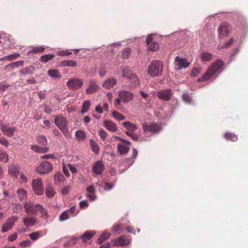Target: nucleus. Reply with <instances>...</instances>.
<instances>
[{
	"label": "nucleus",
	"instance_id": "nucleus-42",
	"mask_svg": "<svg viewBox=\"0 0 248 248\" xmlns=\"http://www.w3.org/2000/svg\"><path fill=\"white\" fill-rule=\"evenodd\" d=\"M91 106V103L89 100L85 101L82 105V108L81 110V113H85L89 110Z\"/></svg>",
	"mask_w": 248,
	"mask_h": 248
},
{
	"label": "nucleus",
	"instance_id": "nucleus-44",
	"mask_svg": "<svg viewBox=\"0 0 248 248\" xmlns=\"http://www.w3.org/2000/svg\"><path fill=\"white\" fill-rule=\"evenodd\" d=\"M90 144L92 151L95 154H97L99 151L98 145L92 140H90Z\"/></svg>",
	"mask_w": 248,
	"mask_h": 248
},
{
	"label": "nucleus",
	"instance_id": "nucleus-35",
	"mask_svg": "<svg viewBox=\"0 0 248 248\" xmlns=\"http://www.w3.org/2000/svg\"><path fill=\"white\" fill-rule=\"evenodd\" d=\"M48 75L53 78H60L62 77L60 72L58 70L51 69L48 71Z\"/></svg>",
	"mask_w": 248,
	"mask_h": 248
},
{
	"label": "nucleus",
	"instance_id": "nucleus-16",
	"mask_svg": "<svg viewBox=\"0 0 248 248\" xmlns=\"http://www.w3.org/2000/svg\"><path fill=\"white\" fill-rule=\"evenodd\" d=\"M99 86L94 80H91L89 81V87L86 89L85 92L87 94H92L98 90Z\"/></svg>",
	"mask_w": 248,
	"mask_h": 248
},
{
	"label": "nucleus",
	"instance_id": "nucleus-12",
	"mask_svg": "<svg viewBox=\"0 0 248 248\" xmlns=\"http://www.w3.org/2000/svg\"><path fill=\"white\" fill-rule=\"evenodd\" d=\"M18 219V217L16 216H13L9 218L6 222L3 225L1 231L5 232L11 230Z\"/></svg>",
	"mask_w": 248,
	"mask_h": 248
},
{
	"label": "nucleus",
	"instance_id": "nucleus-6",
	"mask_svg": "<svg viewBox=\"0 0 248 248\" xmlns=\"http://www.w3.org/2000/svg\"><path fill=\"white\" fill-rule=\"evenodd\" d=\"M83 85V79L79 78H71L66 83L68 88L72 90H78L80 89Z\"/></svg>",
	"mask_w": 248,
	"mask_h": 248
},
{
	"label": "nucleus",
	"instance_id": "nucleus-38",
	"mask_svg": "<svg viewBox=\"0 0 248 248\" xmlns=\"http://www.w3.org/2000/svg\"><path fill=\"white\" fill-rule=\"evenodd\" d=\"M55 57V55L53 54H46L43 56H42L40 58V61L43 62H47L53 59Z\"/></svg>",
	"mask_w": 248,
	"mask_h": 248
},
{
	"label": "nucleus",
	"instance_id": "nucleus-39",
	"mask_svg": "<svg viewBox=\"0 0 248 248\" xmlns=\"http://www.w3.org/2000/svg\"><path fill=\"white\" fill-rule=\"evenodd\" d=\"M75 134L77 140H84L86 138L85 134L82 130H78L77 131Z\"/></svg>",
	"mask_w": 248,
	"mask_h": 248
},
{
	"label": "nucleus",
	"instance_id": "nucleus-17",
	"mask_svg": "<svg viewBox=\"0 0 248 248\" xmlns=\"http://www.w3.org/2000/svg\"><path fill=\"white\" fill-rule=\"evenodd\" d=\"M105 167L102 161L98 160L96 162L93 167V171L96 174H101L104 171Z\"/></svg>",
	"mask_w": 248,
	"mask_h": 248
},
{
	"label": "nucleus",
	"instance_id": "nucleus-3",
	"mask_svg": "<svg viewBox=\"0 0 248 248\" xmlns=\"http://www.w3.org/2000/svg\"><path fill=\"white\" fill-rule=\"evenodd\" d=\"M118 97L115 99L114 103V106L117 108H121V101L124 103H127L133 99V94L127 91L122 90L118 92Z\"/></svg>",
	"mask_w": 248,
	"mask_h": 248
},
{
	"label": "nucleus",
	"instance_id": "nucleus-50",
	"mask_svg": "<svg viewBox=\"0 0 248 248\" xmlns=\"http://www.w3.org/2000/svg\"><path fill=\"white\" fill-rule=\"evenodd\" d=\"M147 46L148 48L152 51H155L157 50L159 48L158 44L155 42H153L150 45H149V46Z\"/></svg>",
	"mask_w": 248,
	"mask_h": 248
},
{
	"label": "nucleus",
	"instance_id": "nucleus-49",
	"mask_svg": "<svg viewBox=\"0 0 248 248\" xmlns=\"http://www.w3.org/2000/svg\"><path fill=\"white\" fill-rule=\"evenodd\" d=\"M131 74H133L130 71L129 68L127 66H125L123 68V76L124 77H126L128 78V77H129Z\"/></svg>",
	"mask_w": 248,
	"mask_h": 248
},
{
	"label": "nucleus",
	"instance_id": "nucleus-55",
	"mask_svg": "<svg viewBox=\"0 0 248 248\" xmlns=\"http://www.w3.org/2000/svg\"><path fill=\"white\" fill-rule=\"evenodd\" d=\"M31 244V242L29 240H27L21 242L20 244V246L22 248H26L30 246Z\"/></svg>",
	"mask_w": 248,
	"mask_h": 248
},
{
	"label": "nucleus",
	"instance_id": "nucleus-53",
	"mask_svg": "<svg viewBox=\"0 0 248 248\" xmlns=\"http://www.w3.org/2000/svg\"><path fill=\"white\" fill-rule=\"evenodd\" d=\"M69 217V215L68 212L67 211L63 212L60 217V220L61 221H65L66 219H68Z\"/></svg>",
	"mask_w": 248,
	"mask_h": 248
},
{
	"label": "nucleus",
	"instance_id": "nucleus-5",
	"mask_svg": "<svg viewBox=\"0 0 248 248\" xmlns=\"http://www.w3.org/2000/svg\"><path fill=\"white\" fill-rule=\"evenodd\" d=\"M142 127L144 133L150 132L152 134H157L162 129L160 124L155 123H144L142 124Z\"/></svg>",
	"mask_w": 248,
	"mask_h": 248
},
{
	"label": "nucleus",
	"instance_id": "nucleus-40",
	"mask_svg": "<svg viewBox=\"0 0 248 248\" xmlns=\"http://www.w3.org/2000/svg\"><path fill=\"white\" fill-rule=\"evenodd\" d=\"M131 54V49L129 47L125 48L122 51V57L124 59H128Z\"/></svg>",
	"mask_w": 248,
	"mask_h": 248
},
{
	"label": "nucleus",
	"instance_id": "nucleus-28",
	"mask_svg": "<svg viewBox=\"0 0 248 248\" xmlns=\"http://www.w3.org/2000/svg\"><path fill=\"white\" fill-rule=\"evenodd\" d=\"M77 65V62L74 60L63 61L61 62V65L62 66L75 67Z\"/></svg>",
	"mask_w": 248,
	"mask_h": 248
},
{
	"label": "nucleus",
	"instance_id": "nucleus-34",
	"mask_svg": "<svg viewBox=\"0 0 248 248\" xmlns=\"http://www.w3.org/2000/svg\"><path fill=\"white\" fill-rule=\"evenodd\" d=\"M46 195L49 198H52L55 194L53 188L50 185H48L46 188Z\"/></svg>",
	"mask_w": 248,
	"mask_h": 248
},
{
	"label": "nucleus",
	"instance_id": "nucleus-20",
	"mask_svg": "<svg viewBox=\"0 0 248 248\" xmlns=\"http://www.w3.org/2000/svg\"><path fill=\"white\" fill-rule=\"evenodd\" d=\"M105 126L107 129L111 132H115L117 130L116 125L112 121L106 120L104 122Z\"/></svg>",
	"mask_w": 248,
	"mask_h": 248
},
{
	"label": "nucleus",
	"instance_id": "nucleus-32",
	"mask_svg": "<svg viewBox=\"0 0 248 248\" xmlns=\"http://www.w3.org/2000/svg\"><path fill=\"white\" fill-rule=\"evenodd\" d=\"M94 234L93 232L87 231L80 236V238L83 241H86L88 240H90Z\"/></svg>",
	"mask_w": 248,
	"mask_h": 248
},
{
	"label": "nucleus",
	"instance_id": "nucleus-24",
	"mask_svg": "<svg viewBox=\"0 0 248 248\" xmlns=\"http://www.w3.org/2000/svg\"><path fill=\"white\" fill-rule=\"evenodd\" d=\"M128 79L131 82L132 86H135L139 84L138 78L135 74H131L128 77Z\"/></svg>",
	"mask_w": 248,
	"mask_h": 248
},
{
	"label": "nucleus",
	"instance_id": "nucleus-9",
	"mask_svg": "<svg viewBox=\"0 0 248 248\" xmlns=\"http://www.w3.org/2000/svg\"><path fill=\"white\" fill-rule=\"evenodd\" d=\"M231 28L227 22H222L218 28V36L220 38H223L229 33Z\"/></svg>",
	"mask_w": 248,
	"mask_h": 248
},
{
	"label": "nucleus",
	"instance_id": "nucleus-36",
	"mask_svg": "<svg viewBox=\"0 0 248 248\" xmlns=\"http://www.w3.org/2000/svg\"><path fill=\"white\" fill-rule=\"evenodd\" d=\"M45 48L43 46H34L33 47L29 52L28 53H42L44 51Z\"/></svg>",
	"mask_w": 248,
	"mask_h": 248
},
{
	"label": "nucleus",
	"instance_id": "nucleus-47",
	"mask_svg": "<svg viewBox=\"0 0 248 248\" xmlns=\"http://www.w3.org/2000/svg\"><path fill=\"white\" fill-rule=\"evenodd\" d=\"M111 231L114 233L119 234L122 232V227L119 224H115L112 227Z\"/></svg>",
	"mask_w": 248,
	"mask_h": 248
},
{
	"label": "nucleus",
	"instance_id": "nucleus-11",
	"mask_svg": "<svg viewBox=\"0 0 248 248\" xmlns=\"http://www.w3.org/2000/svg\"><path fill=\"white\" fill-rule=\"evenodd\" d=\"M172 95V93L170 89L160 90L156 93V96L159 99L167 101L170 99Z\"/></svg>",
	"mask_w": 248,
	"mask_h": 248
},
{
	"label": "nucleus",
	"instance_id": "nucleus-52",
	"mask_svg": "<svg viewBox=\"0 0 248 248\" xmlns=\"http://www.w3.org/2000/svg\"><path fill=\"white\" fill-rule=\"evenodd\" d=\"M183 100L187 104H190L192 101L191 96L187 93H184L183 95Z\"/></svg>",
	"mask_w": 248,
	"mask_h": 248
},
{
	"label": "nucleus",
	"instance_id": "nucleus-13",
	"mask_svg": "<svg viewBox=\"0 0 248 248\" xmlns=\"http://www.w3.org/2000/svg\"><path fill=\"white\" fill-rule=\"evenodd\" d=\"M0 129L4 135L9 137H12L16 131L15 126H9L8 125L4 124L0 125Z\"/></svg>",
	"mask_w": 248,
	"mask_h": 248
},
{
	"label": "nucleus",
	"instance_id": "nucleus-33",
	"mask_svg": "<svg viewBox=\"0 0 248 248\" xmlns=\"http://www.w3.org/2000/svg\"><path fill=\"white\" fill-rule=\"evenodd\" d=\"M118 150L121 155H124L128 152L129 148L124 145L119 144L118 145Z\"/></svg>",
	"mask_w": 248,
	"mask_h": 248
},
{
	"label": "nucleus",
	"instance_id": "nucleus-41",
	"mask_svg": "<svg viewBox=\"0 0 248 248\" xmlns=\"http://www.w3.org/2000/svg\"><path fill=\"white\" fill-rule=\"evenodd\" d=\"M19 56V54L18 53H15L13 54H11L7 56H5L4 57L0 58V61H5V60H9L11 61L13 59L17 58Z\"/></svg>",
	"mask_w": 248,
	"mask_h": 248
},
{
	"label": "nucleus",
	"instance_id": "nucleus-18",
	"mask_svg": "<svg viewBox=\"0 0 248 248\" xmlns=\"http://www.w3.org/2000/svg\"><path fill=\"white\" fill-rule=\"evenodd\" d=\"M175 62L177 63L178 69L186 68L189 65V62L186 59L180 58L178 56L175 58Z\"/></svg>",
	"mask_w": 248,
	"mask_h": 248
},
{
	"label": "nucleus",
	"instance_id": "nucleus-14",
	"mask_svg": "<svg viewBox=\"0 0 248 248\" xmlns=\"http://www.w3.org/2000/svg\"><path fill=\"white\" fill-rule=\"evenodd\" d=\"M22 221L26 227H30L37 225L38 224V219L36 217L27 216L23 217Z\"/></svg>",
	"mask_w": 248,
	"mask_h": 248
},
{
	"label": "nucleus",
	"instance_id": "nucleus-27",
	"mask_svg": "<svg viewBox=\"0 0 248 248\" xmlns=\"http://www.w3.org/2000/svg\"><path fill=\"white\" fill-rule=\"evenodd\" d=\"M201 59L204 62H209L212 58V54L208 52H203L201 54Z\"/></svg>",
	"mask_w": 248,
	"mask_h": 248
},
{
	"label": "nucleus",
	"instance_id": "nucleus-48",
	"mask_svg": "<svg viewBox=\"0 0 248 248\" xmlns=\"http://www.w3.org/2000/svg\"><path fill=\"white\" fill-rule=\"evenodd\" d=\"M37 141L39 143L42 145H46L47 144V139L44 136H39L37 137Z\"/></svg>",
	"mask_w": 248,
	"mask_h": 248
},
{
	"label": "nucleus",
	"instance_id": "nucleus-61",
	"mask_svg": "<svg viewBox=\"0 0 248 248\" xmlns=\"http://www.w3.org/2000/svg\"><path fill=\"white\" fill-rule=\"evenodd\" d=\"M153 38L152 34H150L147 36L146 39L147 45L149 46L153 43Z\"/></svg>",
	"mask_w": 248,
	"mask_h": 248
},
{
	"label": "nucleus",
	"instance_id": "nucleus-43",
	"mask_svg": "<svg viewBox=\"0 0 248 248\" xmlns=\"http://www.w3.org/2000/svg\"><path fill=\"white\" fill-rule=\"evenodd\" d=\"M113 117L118 121H121L125 119V117L121 113H119L116 111H113L112 112Z\"/></svg>",
	"mask_w": 248,
	"mask_h": 248
},
{
	"label": "nucleus",
	"instance_id": "nucleus-26",
	"mask_svg": "<svg viewBox=\"0 0 248 248\" xmlns=\"http://www.w3.org/2000/svg\"><path fill=\"white\" fill-rule=\"evenodd\" d=\"M23 64V61H17L10 64L5 65V69H13L14 68H17L19 66H22Z\"/></svg>",
	"mask_w": 248,
	"mask_h": 248
},
{
	"label": "nucleus",
	"instance_id": "nucleus-23",
	"mask_svg": "<svg viewBox=\"0 0 248 248\" xmlns=\"http://www.w3.org/2000/svg\"><path fill=\"white\" fill-rule=\"evenodd\" d=\"M123 125L129 131L134 132L137 129V126L134 124L129 122H125L123 123Z\"/></svg>",
	"mask_w": 248,
	"mask_h": 248
},
{
	"label": "nucleus",
	"instance_id": "nucleus-64",
	"mask_svg": "<svg viewBox=\"0 0 248 248\" xmlns=\"http://www.w3.org/2000/svg\"><path fill=\"white\" fill-rule=\"evenodd\" d=\"M62 170H63L64 174L67 177H69L70 176V174L69 172L68 169L65 165H64L63 166Z\"/></svg>",
	"mask_w": 248,
	"mask_h": 248
},
{
	"label": "nucleus",
	"instance_id": "nucleus-37",
	"mask_svg": "<svg viewBox=\"0 0 248 248\" xmlns=\"http://www.w3.org/2000/svg\"><path fill=\"white\" fill-rule=\"evenodd\" d=\"M110 236V233L108 232H105L99 237L98 241L99 244L102 243L104 241L108 239Z\"/></svg>",
	"mask_w": 248,
	"mask_h": 248
},
{
	"label": "nucleus",
	"instance_id": "nucleus-59",
	"mask_svg": "<svg viewBox=\"0 0 248 248\" xmlns=\"http://www.w3.org/2000/svg\"><path fill=\"white\" fill-rule=\"evenodd\" d=\"M113 186V184L111 183H108L107 182L105 183L104 184V189L105 190H108L111 189Z\"/></svg>",
	"mask_w": 248,
	"mask_h": 248
},
{
	"label": "nucleus",
	"instance_id": "nucleus-57",
	"mask_svg": "<svg viewBox=\"0 0 248 248\" xmlns=\"http://www.w3.org/2000/svg\"><path fill=\"white\" fill-rule=\"evenodd\" d=\"M72 54V53L68 50H63L59 51L58 53V55L61 56H66L70 55Z\"/></svg>",
	"mask_w": 248,
	"mask_h": 248
},
{
	"label": "nucleus",
	"instance_id": "nucleus-60",
	"mask_svg": "<svg viewBox=\"0 0 248 248\" xmlns=\"http://www.w3.org/2000/svg\"><path fill=\"white\" fill-rule=\"evenodd\" d=\"M199 74V70L198 69H197V68H193L191 72V76L192 77H196L198 75V74Z\"/></svg>",
	"mask_w": 248,
	"mask_h": 248
},
{
	"label": "nucleus",
	"instance_id": "nucleus-45",
	"mask_svg": "<svg viewBox=\"0 0 248 248\" xmlns=\"http://www.w3.org/2000/svg\"><path fill=\"white\" fill-rule=\"evenodd\" d=\"M233 38H231L229 40L227 43H226L224 45H218L217 46V49H221L225 48H228L230 45L233 43Z\"/></svg>",
	"mask_w": 248,
	"mask_h": 248
},
{
	"label": "nucleus",
	"instance_id": "nucleus-46",
	"mask_svg": "<svg viewBox=\"0 0 248 248\" xmlns=\"http://www.w3.org/2000/svg\"><path fill=\"white\" fill-rule=\"evenodd\" d=\"M233 38H231L229 40L227 43H226L224 45H218L217 46V49H221L225 48H228L230 45L233 43Z\"/></svg>",
	"mask_w": 248,
	"mask_h": 248
},
{
	"label": "nucleus",
	"instance_id": "nucleus-31",
	"mask_svg": "<svg viewBox=\"0 0 248 248\" xmlns=\"http://www.w3.org/2000/svg\"><path fill=\"white\" fill-rule=\"evenodd\" d=\"M224 137L226 140H230L233 142L236 141L238 140V138L236 135L230 132L225 133Z\"/></svg>",
	"mask_w": 248,
	"mask_h": 248
},
{
	"label": "nucleus",
	"instance_id": "nucleus-7",
	"mask_svg": "<svg viewBox=\"0 0 248 248\" xmlns=\"http://www.w3.org/2000/svg\"><path fill=\"white\" fill-rule=\"evenodd\" d=\"M32 188L34 193L42 195L44 193V187L42 180L40 178L33 179L32 181Z\"/></svg>",
	"mask_w": 248,
	"mask_h": 248
},
{
	"label": "nucleus",
	"instance_id": "nucleus-4",
	"mask_svg": "<svg viewBox=\"0 0 248 248\" xmlns=\"http://www.w3.org/2000/svg\"><path fill=\"white\" fill-rule=\"evenodd\" d=\"M163 63L159 61H154L149 65L148 74L152 77H155L162 74Z\"/></svg>",
	"mask_w": 248,
	"mask_h": 248
},
{
	"label": "nucleus",
	"instance_id": "nucleus-22",
	"mask_svg": "<svg viewBox=\"0 0 248 248\" xmlns=\"http://www.w3.org/2000/svg\"><path fill=\"white\" fill-rule=\"evenodd\" d=\"M117 81L114 78H109L103 84L102 86L106 89H110L116 84Z\"/></svg>",
	"mask_w": 248,
	"mask_h": 248
},
{
	"label": "nucleus",
	"instance_id": "nucleus-10",
	"mask_svg": "<svg viewBox=\"0 0 248 248\" xmlns=\"http://www.w3.org/2000/svg\"><path fill=\"white\" fill-rule=\"evenodd\" d=\"M112 245L116 247L126 246L129 244L130 241L125 235H121L117 239H114L111 241Z\"/></svg>",
	"mask_w": 248,
	"mask_h": 248
},
{
	"label": "nucleus",
	"instance_id": "nucleus-54",
	"mask_svg": "<svg viewBox=\"0 0 248 248\" xmlns=\"http://www.w3.org/2000/svg\"><path fill=\"white\" fill-rule=\"evenodd\" d=\"M10 85L8 84L6 81H2L0 83V91H5Z\"/></svg>",
	"mask_w": 248,
	"mask_h": 248
},
{
	"label": "nucleus",
	"instance_id": "nucleus-21",
	"mask_svg": "<svg viewBox=\"0 0 248 248\" xmlns=\"http://www.w3.org/2000/svg\"><path fill=\"white\" fill-rule=\"evenodd\" d=\"M19 171V168L15 165L13 164L9 167L8 172L13 177H16L18 174Z\"/></svg>",
	"mask_w": 248,
	"mask_h": 248
},
{
	"label": "nucleus",
	"instance_id": "nucleus-63",
	"mask_svg": "<svg viewBox=\"0 0 248 248\" xmlns=\"http://www.w3.org/2000/svg\"><path fill=\"white\" fill-rule=\"evenodd\" d=\"M17 238V233H15L11 235H10L8 237V240L9 241H14Z\"/></svg>",
	"mask_w": 248,
	"mask_h": 248
},
{
	"label": "nucleus",
	"instance_id": "nucleus-1",
	"mask_svg": "<svg viewBox=\"0 0 248 248\" xmlns=\"http://www.w3.org/2000/svg\"><path fill=\"white\" fill-rule=\"evenodd\" d=\"M24 207L25 211L27 214L35 215L38 212L41 214V217L44 219H47L49 217L47 211L39 204H35L33 202H29L24 204Z\"/></svg>",
	"mask_w": 248,
	"mask_h": 248
},
{
	"label": "nucleus",
	"instance_id": "nucleus-62",
	"mask_svg": "<svg viewBox=\"0 0 248 248\" xmlns=\"http://www.w3.org/2000/svg\"><path fill=\"white\" fill-rule=\"evenodd\" d=\"M68 167L72 173H76L77 172V170L76 168L74 166H73L72 165L68 164Z\"/></svg>",
	"mask_w": 248,
	"mask_h": 248
},
{
	"label": "nucleus",
	"instance_id": "nucleus-51",
	"mask_svg": "<svg viewBox=\"0 0 248 248\" xmlns=\"http://www.w3.org/2000/svg\"><path fill=\"white\" fill-rule=\"evenodd\" d=\"M8 160V155L6 153L0 151V160L3 162H6Z\"/></svg>",
	"mask_w": 248,
	"mask_h": 248
},
{
	"label": "nucleus",
	"instance_id": "nucleus-2",
	"mask_svg": "<svg viewBox=\"0 0 248 248\" xmlns=\"http://www.w3.org/2000/svg\"><path fill=\"white\" fill-rule=\"evenodd\" d=\"M223 65V61L221 60H217L209 66L206 73L198 80L199 81H205L211 77L219 74L221 71Z\"/></svg>",
	"mask_w": 248,
	"mask_h": 248
},
{
	"label": "nucleus",
	"instance_id": "nucleus-25",
	"mask_svg": "<svg viewBox=\"0 0 248 248\" xmlns=\"http://www.w3.org/2000/svg\"><path fill=\"white\" fill-rule=\"evenodd\" d=\"M31 149L33 151L39 153H45L48 151V148L46 147H42L36 145L32 146Z\"/></svg>",
	"mask_w": 248,
	"mask_h": 248
},
{
	"label": "nucleus",
	"instance_id": "nucleus-8",
	"mask_svg": "<svg viewBox=\"0 0 248 248\" xmlns=\"http://www.w3.org/2000/svg\"><path fill=\"white\" fill-rule=\"evenodd\" d=\"M53 165L48 161L42 162L37 167V171L41 174H47L51 171Z\"/></svg>",
	"mask_w": 248,
	"mask_h": 248
},
{
	"label": "nucleus",
	"instance_id": "nucleus-30",
	"mask_svg": "<svg viewBox=\"0 0 248 248\" xmlns=\"http://www.w3.org/2000/svg\"><path fill=\"white\" fill-rule=\"evenodd\" d=\"M34 70V68L32 66H27L20 70V73L23 75H28L32 73Z\"/></svg>",
	"mask_w": 248,
	"mask_h": 248
},
{
	"label": "nucleus",
	"instance_id": "nucleus-19",
	"mask_svg": "<svg viewBox=\"0 0 248 248\" xmlns=\"http://www.w3.org/2000/svg\"><path fill=\"white\" fill-rule=\"evenodd\" d=\"M46 233V231H39L29 233L28 235L31 240L33 241H36Z\"/></svg>",
	"mask_w": 248,
	"mask_h": 248
},
{
	"label": "nucleus",
	"instance_id": "nucleus-15",
	"mask_svg": "<svg viewBox=\"0 0 248 248\" xmlns=\"http://www.w3.org/2000/svg\"><path fill=\"white\" fill-rule=\"evenodd\" d=\"M55 124L61 130L67 127V121L65 118L62 116H57L54 120Z\"/></svg>",
	"mask_w": 248,
	"mask_h": 248
},
{
	"label": "nucleus",
	"instance_id": "nucleus-56",
	"mask_svg": "<svg viewBox=\"0 0 248 248\" xmlns=\"http://www.w3.org/2000/svg\"><path fill=\"white\" fill-rule=\"evenodd\" d=\"M67 212H68V213L70 214L72 217L75 216L78 212H76V208L75 206H73L72 207H71L69 210H67Z\"/></svg>",
	"mask_w": 248,
	"mask_h": 248
},
{
	"label": "nucleus",
	"instance_id": "nucleus-58",
	"mask_svg": "<svg viewBox=\"0 0 248 248\" xmlns=\"http://www.w3.org/2000/svg\"><path fill=\"white\" fill-rule=\"evenodd\" d=\"M99 133L101 138L104 140L108 136L107 133L103 129L100 130Z\"/></svg>",
	"mask_w": 248,
	"mask_h": 248
},
{
	"label": "nucleus",
	"instance_id": "nucleus-29",
	"mask_svg": "<svg viewBox=\"0 0 248 248\" xmlns=\"http://www.w3.org/2000/svg\"><path fill=\"white\" fill-rule=\"evenodd\" d=\"M16 193L20 201H23L27 199V192L23 189H18L16 191Z\"/></svg>",
	"mask_w": 248,
	"mask_h": 248
}]
</instances>
